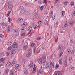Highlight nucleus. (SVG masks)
<instances>
[{"mask_svg":"<svg viewBox=\"0 0 75 75\" xmlns=\"http://www.w3.org/2000/svg\"><path fill=\"white\" fill-rule=\"evenodd\" d=\"M19 65H20L18 64H16L15 66V68H16V69H17V68H18V67H19Z\"/></svg>","mask_w":75,"mask_h":75,"instance_id":"36","label":"nucleus"},{"mask_svg":"<svg viewBox=\"0 0 75 75\" xmlns=\"http://www.w3.org/2000/svg\"><path fill=\"white\" fill-rule=\"evenodd\" d=\"M8 70H6V73H8Z\"/></svg>","mask_w":75,"mask_h":75,"instance_id":"64","label":"nucleus"},{"mask_svg":"<svg viewBox=\"0 0 75 75\" xmlns=\"http://www.w3.org/2000/svg\"><path fill=\"white\" fill-rule=\"evenodd\" d=\"M28 47V45H26L25 46L24 48H23V49L24 50H26V49L27 48V47Z\"/></svg>","mask_w":75,"mask_h":75,"instance_id":"33","label":"nucleus"},{"mask_svg":"<svg viewBox=\"0 0 75 75\" xmlns=\"http://www.w3.org/2000/svg\"><path fill=\"white\" fill-rule=\"evenodd\" d=\"M1 62H3V63H4V58H1L0 59V61Z\"/></svg>","mask_w":75,"mask_h":75,"instance_id":"24","label":"nucleus"},{"mask_svg":"<svg viewBox=\"0 0 75 75\" xmlns=\"http://www.w3.org/2000/svg\"><path fill=\"white\" fill-rule=\"evenodd\" d=\"M45 62H46V60H45V59H44V62L42 63L43 65H45Z\"/></svg>","mask_w":75,"mask_h":75,"instance_id":"32","label":"nucleus"},{"mask_svg":"<svg viewBox=\"0 0 75 75\" xmlns=\"http://www.w3.org/2000/svg\"><path fill=\"white\" fill-rule=\"evenodd\" d=\"M6 54L7 55V56H8V55H9V53L7 52L6 53Z\"/></svg>","mask_w":75,"mask_h":75,"instance_id":"61","label":"nucleus"},{"mask_svg":"<svg viewBox=\"0 0 75 75\" xmlns=\"http://www.w3.org/2000/svg\"><path fill=\"white\" fill-rule=\"evenodd\" d=\"M25 27H23V29H21V33H23V32H24V30H25Z\"/></svg>","mask_w":75,"mask_h":75,"instance_id":"20","label":"nucleus"},{"mask_svg":"<svg viewBox=\"0 0 75 75\" xmlns=\"http://www.w3.org/2000/svg\"><path fill=\"white\" fill-rule=\"evenodd\" d=\"M39 72L40 73V74H42L43 73V71H42L41 70H40Z\"/></svg>","mask_w":75,"mask_h":75,"instance_id":"52","label":"nucleus"},{"mask_svg":"<svg viewBox=\"0 0 75 75\" xmlns=\"http://www.w3.org/2000/svg\"><path fill=\"white\" fill-rule=\"evenodd\" d=\"M75 16V10H74L73 11V16Z\"/></svg>","mask_w":75,"mask_h":75,"instance_id":"37","label":"nucleus"},{"mask_svg":"<svg viewBox=\"0 0 75 75\" xmlns=\"http://www.w3.org/2000/svg\"><path fill=\"white\" fill-rule=\"evenodd\" d=\"M64 64L67 66V59L65 60L64 62Z\"/></svg>","mask_w":75,"mask_h":75,"instance_id":"30","label":"nucleus"},{"mask_svg":"<svg viewBox=\"0 0 75 75\" xmlns=\"http://www.w3.org/2000/svg\"><path fill=\"white\" fill-rule=\"evenodd\" d=\"M65 12L63 11H62V16H64V15H65Z\"/></svg>","mask_w":75,"mask_h":75,"instance_id":"41","label":"nucleus"},{"mask_svg":"<svg viewBox=\"0 0 75 75\" xmlns=\"http://www.w3.org/2000/svg\"><path fill=\"white\" fill-rule=\"evenodd\" d=\"M43 2L45 4H46L47 3V1H46V0H44Z\"/></svg>","mask_w":75,"mask_h":75,"instance_id":"55","label":"nucleus"},{"mask_svg":"<svg viewBox=\"0 0 75 75\" xmlns=\"http://www.w3.org/2000/svg\"><path fill=\"white\" fill-rule=\"evenodd\" d=\"M36 72V67L35 65H34L33 68V69L32 73H35Z\"/></svg>","mask_w":75,"mask_h":75,"instance_id":"7","label":"nucleus"},{"mask_svg":"<svg viewBox=\"0 0 75 75\" xmlns=\"http://www.w3.org/2000/svg\"><path fill=\"white\" fill-rule=\"evenodd\" d=\"M1 24L2 26H6V24L4 22H2Z\"/></svg>","mask_w":75,"mask_h":75,"instance_id":"22","label":"nucleus"},{"mask_svg":"<svg viewBox=\"0 0 75 75\" xmlns=\"http://www.w3.org/2000/svg\"><path fill=\"white\" fill-rule=\"evenodd\" d=\"M8 22H9V23H11V21H12V19H11L10 17H9L8 18Z\"/></svg>","mask_w":75,"mask_h":75,"instance_id":"16","label":"nucleus"},{"mask_svg":"<svg viewBox=\"0 0 75 75\" xmlns=\"http://www.w3.org/2000/svg\"><path fill=\"white\" fill-rule=\"evenodd\" d=\"M42 22L41 21H39V22H38V24H40Z\"/></svg>","mask_w":75,"mask_h":75,"instance_id":"58","label":"nucleus"},{"mask_svg":"<svg viewBox=\"0 0 75 75\" xmlns=\"http://www.w3.org/2000/svg\"><path fill=\"white\" fill-rule=\"evenodd\" d=\"M45 25H47L48 24V21H47V20L45 21Z\"/></svg>","mask_w":75,"mask_h":75,"instance_id":"27","label":"nucleus"},{"mask_svg":"<svg viewBox=\"0 0 75 75\" xmlns=\"http://www.w3.org/2000/svg\"><path fill=\"white\" fill-rule=\"evenodd\" d=\"M56 68H58V67H59V65H58V64H56Z\"/></svg>","mask_w":75,"mask_h":75,"instance_id":"59","label":"nucleus"},{"mask_svg":"<svg viewBox=\"0 0 75 75\" xmlns=\"http://www.w3.org/2000/svg\"><path fill=\"white\" fill-rule=\"evenodd\" d=\"M32 53V51L29 50L28 52V53L26 55V57H27V58H30V56H31V54Z\"/></svg>","mask_w":75,"mask_h":75,"instance_id":"3","label":"nucleus"},{"mask_svg":"<svg viewBox=\"0 0 75 75\" xmlns=\"http://www.w3.org/2000/svg\"><path fill=\"white\" fill-rule=\"evenodd\" d=\"M13 8V6L12 5H10L9 6H8V7L7 8V10H11Z\"/></svg>","mask_w":75,"mask_h":75,"instance_id":"9","label":"nucleus"},{"mask_svg":"<svg viewBox=\"0 0 75 75\" xmlns=\"http://www.w3.org/2000/svg\"><path fill=\"white\" fill-rule=\"evenodd\" d=\"M35 17L36 18H37V17H38V16H37V13H35Z\"/></svg>","mask_w":75,"mask_h":75,"instance_id":"38","label":"nucleus"},{"mask_svg":"<svg viewBox=\"0 0 75 75\" xmlns=\"http://www.w3.org/2000/svg\"><path fill=\"white\" fill-rule=\"evenodd\" d=\"M63 54V52H61L60 53H59V57H61V56H62V55Z\"/></svg>","mask_w":75,"mask_h":75,"instance_id":"19","label":"nucleus"},{"mask_svg":"<svg viewBox=\"0 0 75 75\" xmlns=\"http://www.w3.org/2000/svg\"><path fill=\"white\" fill-rule=\"evenodd\" d=\"M71 69L72 70V71H74V67H72Z\"/></svg>","mask_w":75,"mask_h":75,"instance_id":"63","label":"nucleus"},{"mask_svg":"<svg viewBox=\"0 0 75 75\" xmlns=\"http://www.w3.org/2000/svg\"><path fill=\"white\" fill-rule=\"evenodd\" d=\"M38 27V26L37 25H36L34 27V28H37Z\"/></svg>","mask_w":75,"mask_h":75,"instance_id":"62","label":"nucleus"},{"mask_svg":"<svg viewBox=\"0 0 75 75\" xmlns=\"http://www.w3.org/2000/svg\"><path fill=\"white\" fill-rule=\"evenodd\" d=\"M74 21H72L69 24V25H72L74 24Z\"/></svg>","mask_w":75,"mask_h":75,"instance_id":"23","label":"nucleus"},{"mask_svg":"<svg viewBox=\"0 0 75 75\" xmlns=\"http://www.w3.org/2000/svg\"><path fill=\"white\" fill-rule=\"evenodd\" d=\"M19 8L21 10H23V9H24V7L23 6H21L19 7Z\"/></svg>","mask_w":75,"mask_h":75,"instance_id":"34","label":"nucleus"},{"mask_svg":"<svg viewBox=\"0 0 75 75\" xmlns=\"http://www.w3.org/2000/svg\"><path fill=\"white\" fill-rule=\"evenodd\" d=\"M54 75H62L61 72L59 71H57L56 73H55Z\"/></svg>","mask_w":75,"mask_h":75,"instance_id":"12","label":"nucleus"},{"mask_svg":"<svg viewBox=\"0 0 75 75\" xmlns=\"http://www.w3.org/2000/svg\"><path fill=\"white\" fill-rule=\"evenodd\" d=\"M38 61L39 64H40V65L42 64V59L39 58L38 60Z\"/></svg>","mask_w":75,"mask_h":75,"instance_id":"8","label":"nucleus"},{"mask_svg":"<svg viewBox=\"0 0 75 75\" xmlns=\"http://www.w3.org/2000/svg\"><path fill=\"white\" fill-rule=\"evenodd\" d=\"M52 15H53V12H51V13L50 14V18H51V17L52 16Z\"/></svg>","mask_w":75,"mask_h":75,"instance_id":"29","label":"nucleus"},{"mask_svg":"<svg viewBox=\"0 0 75 75\" xmlns=\"http://www.w3.org/2000/svg\"><path fill=\"white\" fill-rule=\"evenodd\" d=\"M58 62L59 63V64H60L61 65H62V61H60V60H59Z\"/></svg>","mask_w":75,"mask_h":75,"instance_id":"28","label":"nucleus"},{"mask_svg":"<svg viewBox=\"0 0 75 75\" xmlns=\"http://www.w3.org/2000/svg\"><path fill=\"white\" fill-rule=\"evenodd\" d=\"M8 31H10V26H9L8 28Z\"/></svg>","mask_w":75,"mask_h":75,"instance_id":"46","label":"nucleus"},{"mask_svg":"<svg viewBox=\"0 0 75 75\" xmlns=\"http://www.w3.org/2000/svg\"><path fill=\"white\" fill-rule=\"evenodd\" d=\"M23 21V19L22 18H18L17 20V22L18 23H21Z\"/></svg>","mask_w":75,"mask_h":75,"instance_id":"6","label":"nucleus"},{"mask_svg":"<svg viewBox=\"0 0 75 75\" xmlns=\"http://www.w3.org/2000/svg\"><path fill=\"white\" fill-rule=\"evenodd\" d=\"M25 35V33H23L21 35V36H24V35Z\"/></svg>","mask_w":75,"mask_h":75,"instance_id":"44","label":"nucleus"},{"mask_svg":"<svg viewBox=\"0 0 75 75\" xmlns=\"http://www.w3.org/2000/svg\"><path fill=\"white\" fill-rule=\"evenodd\" d=\"M18 32V30L17 29H16L15 30L14 32V33H16Z\"/></svg>","mask_w":75,"mask_h":75,"instance_id":"47","label":"nucleus"},{"mask_svg":"<svg viewBox=\"0 0 75 75\" xmlns=\"http://www.w3.org/2000/svg\"><path fill=\"white\" fill-rule=\"evenodd\" d=\"M0 37H4V35L1 34H0Z\"/></svg>","mask_w":75,"mask_h":75,"instance_id":"53","label":"nucleus"},{"mask_svg":"<svg viewBox=\"0 0 75 75\" xmlns=\"http://www.w3.org/2000/svg\"><path fill=\"white\" fill-rule=\"evenodd\" d=\"M52 67L53 68H55V66H54V62L52 63Z\"/></svg>","mask_w":75,"mask_h":75,"instance_id":"45","label":"nucleus"},{"mask_svg":"<svg viewBox=\"0 0 75 75\" xmlns=\"http://www.w3.org/2000/svg\"><path fill=\"white\" fill-rule=\"evenodd\" d=\"M10 13H11V11H9L8 12V13L7 15V16H9V15H10Z\"/></svg>","mask_w":75,"mask_h":75,"instance_id":"51","label":"nucleus"},{"mask_svg":"<svg viewBox=\"0 0 75 75\" xmlns=\"http://www.w3.org/2000/svg\"><path fill=\"white\" fill-rule=\"evenodd\" d=\"M27 24V23L25 22L23 23L22 24L21 26H22V27H25V26H26Z\"/></svg>","mask_w":75,"mask_h":75,"instance_id":"13","label":"nucleus"},{"mask_svg":"<svg viewBox=\"0 0 75 75\" xmlns=\"http://www.w3.org/2000/svg\"><path fill=\"white\" fill-rule=\"evenodd\" d=\"M32 28V26H30L28 27V30H29V33H31V31Z\"/></svg>","mask_w":75,"mask_h":75,"instance_id":"14","label":"nucleus"},{"mask_svg":"<svg viewBox=\"0 0 75 75\" xmlns=\"http://www.w3.org/2000/svg\"><path fill=\"white\" fill-rule=\"evenodd\" d=\"M55 15H54L52 17V20H55Z\"/></svg>","mask_w":75,"mask_h":75,"instance_id":"40","label":"nucleus"},{"mask_svg":"<svg viewBox=\"0 0 75 75\" xmlns=\"http://www.w3.org/2000/svg\"><path fill=\"white\" fill-rule=\"evenodd\" d=\"M11 57H12L16 54V52L15 51V50H12L11 51Z\"/></svg>","mask_w":75,"mask_h":75,"instance_id":"5","label":"nucleus"},{"mask_svg":"<svg viewBox=\"0 0 75 75\" xmlns=\"http://www.w3.org/2000/svg\"><path fill=\"white\" fill-rule=\"evenodd\" d=\"M68 25V22L66 21V23H65V24L64 25V27H66Z\"/></svg>","mask_w":75,"mask_h":75,"instance_id":"17","label":"nucleus"},{"mask_svg":"<svg viewBox=\"0 0 75 75\" xmlns=\"http://www.w3.org/2000/svg\"><path fill=\"white\" fill-rule=\"evenodd\" d=\"M12 49V47L11 46H10L8 48V50H11Z\"/></svg>","mask_w":75,"mask_h":75,"instance_id":"48","label":"nucleus"},{"mask_svg":"<svg viewBox=\"0 0 75 75\" xmlns=\"http://www.w3.org/2000/svg\"><path fill=\"white\" fill-rule=\"evenodd\" d=\"M45 68L47 70V69H48L50 68V64L48 63H47L45 66Z\"/></svg>","mask_w":75,"mask_h":75,"instance_id":"10","label":"nucleus"},{"mask_svg":"<svg viewBox=\"0 0 75 75\" xmlns=\"http://www.w3.org/2000/svg\"><path fill=\"white\" fill-rule=\"evenodd\" d=\"M38 3H39V4H41V1H39Z\"/></svg>","mask_w":75,"mask_h":75,"instance_id":"60","label":"nucleus"},{"mask_svg":"<svg viewBox=\"0 0 75 75\" xmlns=\"http://www.w3.org/2000/svg\"><path fill=\"white\" fill-rule=\"evenodd\" d=\"M42 10H43V6H42L40 7V10L41 11H42Z\"/></svg>","mask_w":75,"mask_h":75,"instance_id":"39","label":"nucleus"},{"mask_svg":"<svg viewBox=\"0 0 75 75\" xmlns=\"http://www.w3.org/2000/svg\"><path fill=\"white\" fill-rule=\"evenodd\" d=\"M68 53L69 54L71 53V50L70 49H69L68 50Z\"/></svg>","mask_w":75,"mask_h":75,"instance_id":"43","label":"nucleus"},{"mask_svg":"<svg viewBox=\"0 0 75 75\" xmlns=\"http://www.w3.org/2000/svg\"><path fill=\"white\" fill-rule=\"evenodd\" d=\"M67 1H66L65 2H64V5H67Z\"/></svg>","mask_w":75,"mask_h":75,"instance_id":"57","label":"nucleus"},{"mask_svg":"<svg viewBox=\"0 0 75 75\" xmlns=\"http://www.w3.org/2000/svg\"><path fill=\"white\" fill-rule=\"evenodd\" d=\"M35 45V43H33L31 45V47H33L34 46V45Z\"/></svg>","mask_w":75,"mask_h":75,"instance_id":"42","label":"nucleus"},{"mask_svg":"<svg viewBox=\"0 0 75 75\" xmlns=\"http://www.w3.org/2000/svg\"><path fill=\"white\" fill-rule=\"evenodd\" d=\"M14 64H15V62H14V60L13 61L9 62L8 63H7L6 64V65H8V66L11 65L12 67L14 65Z\"/></svg>","mask_w":75,"mask_h":75,"instance_id":"1","label":"nucleus"},{"mask_svg":"<svg viewBox=\"0 0 75 75\" xmlns=\"http://www.w3.org/2000/svg\"><path fill=\"white\" fill-rule=\"evenodd\" d=\"M72 61V57H70L69 58V63H71V61Z\"/></svg>","mask_w":75,"mask_h":75,"instance_id":"31","label":"nucleus"},{"mask_svg":"<svg viewBox=\"0 0 75 75\" xmlns=\"http://www.w3.org/2000/svg\"><path fill=\"white\" fill-rule=\"evenodd\" d=\"M70 5L71 6V7H72L74 5V2L73 1H72L71 2H70Z\"/></svg>","mask_w":75,"mask_h":75,"instance_id":"25","label":"nucleus"},{"mask_svg":"<svg viewBox=\"0 0 75 75\" xmlns=\"http://www.w3.org/2000/svg\"><path fill=\"white\" fill-rule=\"evenodd\" d=\"M3 64V63L2 62L0 61V66H1V65H2Z\"/></svg>","mask_w":75,"mask_h":75,"instance_id":"54","label":"nucleus"},{"mask_svg":"<svg viewBox=\"0 0 75 75\" xmlns=\"http://www.w3.org/2000/svg\"><path fill=\"white\" fill-rule=\"evenodd\" d=\"M11 3L10 2V1H9L7 3V5L8 6H12L11 5Z\"/></svg>","mask_w":75,"mask_h":75,"instance_id":"26","label":"nucleus"},{"mask_svg":"<svg viewBox=\"0 0 75 75\" xmlns=\"http://www.w3.org/2000/svg\"><path fill=\"white\" fill-rule=\"evenodd\" d=\"M63 60V58L62 57L60 59H59V61H60L62 62Z\"/></svg>","mask_w":75,"mask_h":75,"instance_id":"49","label":"nucleus"},{"mask_svg":"<svg viewBox=\"0 0 75 75\" xmlns=\"http://www.w3.org/2000/svg\"><path fill=\"white\" fill-rule=\"evenodd\" d=\"M33 67V62L31 61L30 62L29 65H28V68L29 69H30V68H32Z\"/></svg>","mask_w":75,"mask_h":75,"instance_id":"2","label":"nucleus"},{"mask_svg":"<svg viewBox=\"0 0 75 75\" xmlns=\"http://www.w3.org/2000/svg\"><path fill=\"white\" fill-rule=\"evenodd\" d=\"M12 44V41H11L7 43V44L8 45H10Z\"/></svg>","mask_w":75,"mask_h":75,"instance_id":"21","label":"nucleus"},{"mask_svg":"<svg viewBox=\"0 0 75 75\" xmlns=\"http://www.w3.org/2000/svg\"><path fill=\"white\" fill-rule=\"evenodd\" d=\"M70 42L71 43H72V42H73V41H72V39H70Z\"/></svg>","mask_w":75,"mask_h":75,"instance_id":"56","label":"nucleus"},{"mask_svg":"<svg viewBox=\"0 0 75 75\" xmlns=\"http://www.w3.org/2000/svg\"><path fill=\"white\" fill-rule=\"evenodd\" d=\"M13 48H18V44H17V43L16 42L13 43Z\"/></svg>","mask_w":75,"mask_h":75,"instance_id":"4","label":"nucleus"},{"mask_svg":"<svg viewBox=\"0 0 75 75\" xmlns=\"http://www.w3.org/2000/svg\"><path fill=\"white\" fill-rule=\"evenodd\" d=\"M24 74L25 75H27V71H25Z\"/></svg>","mask_w":75,"mask_h":75,"instance_id":"50","label":"nucleus"},{"mask_svg":"<svg viewBox=\"0 0 75 75\" xmlns=\"http://www.w3.org/2000/svg\"><path fill=\"white\" fill-rule=\"evenodd\" d=\"M4 54L3 53H1L0 54V57H3V56H4Z\"/></svg>","mask_w":75,"mask_h":75,"instance_id":"35","label":"nucleus"},{"mask_svg":"<svg viewBox=\"0 0 75 75\" xmlns=\"http://www.w3.org/2000/svg\"><path fill=\"white\" fill-rule=\"evenodd\" d=\"M9 74L10 75H14V73L12 70H11L10 71Z\"/></svg>","mask_w":75,"mask_h":75,"instance_id":"15","label":"nucleus"},{"mask_svg":"<svg viewBox=\"0 0 75 75\" xmlns=\"http://www.w3.org/2000/svg\"><path fill=\"white\" fill-rule=\"evenodd\" d=\"M74 52H75V46L73 48L72 51L71 52V54H73Z\"/></svg>","mask_w":75,"mask_h":75,"instance_id":"18","label":"nucleus"},{"mask_svg":"<svg viewBox=\"0 0 75 75\" xmlns=\"http://www.w3.org/2000/svg\"><path fill=\"white\" fill-rule=\"evenodd\" d=\"M58 50L59 51H61L62 49V46H61V45H60L58 46Z\"/></svg>","mask_w":75,"mask_h":75,"instance_id":"11","label":"nucleus"}]
</instances>
